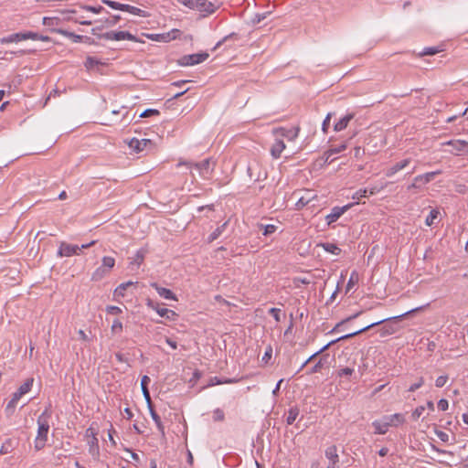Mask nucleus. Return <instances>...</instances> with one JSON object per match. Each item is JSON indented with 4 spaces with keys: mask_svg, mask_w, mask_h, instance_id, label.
<instances>
[{
    "mask_svg": "<svg viewBox=\"0 0 468 468\" xmlns=\"http://www.w3.org/2000/svg\"><path fill=\"white\" fill-rule=\"evenodd\" d=\"M181 165H186L188 168L196 167L199 171V175L202 177H207V175H209L210 172L212 171V169H210V159L209 158L205 159L200 163H193V162H189V161H187V162L180 161L177 164V166H181Z\"/></svg>",
    "mask_w": 468,
    "mask_h": 468,
    "instance_id": "423d86ee",
    "label": "nucleus"
},
{
    "mask_svg": "<svg viewBox=\"0 0 468 468\" xmlns=\"http://www.w3.org/2000/svg\"><path fill=\"white\" fill-rule=\"evenodd\" d=\"M323 247L326 251L331 252L333 254H339L340 252V249L333 243L323 244Z\"/></svg>",
    "mask_w": 468,
    "mask_h": 468,
    "instance_id": "79ce46f5",
    "label": "nucleus"
},
{
    "mask_svg": "<svg viewBox=\"0 0 468 468\" xmlns=\"http://www.w3.org/2000/svg\"><path fill=\"white\" fill-rule=\"evenodd\" d=\"M34 378H27L24 384H22L19 388L17 389L22 395L27 394L30 391L32 386H33Z\"/></svg>",
    "mask_w": 468,
    "mask_h": 468,
    "instance_id": "473e14b6",
    "label": "nucleus"
},
{
    "mask_svg": "<svg viewBox=\"0 0 468 468\" xmlns=\"http://www.w3.org/2000/svg\"><path fill=\"white\" fill-rule=\"evenodd\" d=\"M152 287H154L156 290V292L161 297L167 300H176V295L171 290L160 287L157 283H152Z\"/></svg>",
    "mask_w": 468,
    "mask_h": 468,
    "instance_id": "6ab92c4d",
    "label": "nucleus"
},
{
    "mask_svg": "<svg viewBox=\"0 0 468 468\" xmlns=\"http://www.w3.org/2000/svg\"><path fill=\"white\" fill-rule=\"evenodd\" d=\"M122 329H123L122 323L118 319L114 320L112 324V327H111L112 334H113V335L120 334L122 332Z\"/></svg>",
    "mask_w": 468,
    "mask_h": 468,
    "instance_id": "4c0bfd02",
    "label": "nucleus"
},
{
    "mask_svg": "<svg viewBox=\"0 0 468 468\" xmlns=\"http://www.w3.org/2000/svg\"><path fill=\"white\" fill-rule=\"evenodd\" d=\"M102 266L108 269V271H112V269L115 265V260L112 257L105 256L101 260Z\"/></svg>",
    "mask_w": 468,
    "mask_h": 468,
    "instance_id": "e433bc0d",
    "label": "nucleus"
},
{
    "mask_svg": "<svg viewBox=\"0 0 468 468\" xmlns=\"http://www.w3.org/2000/svg\"><path fill=\"white\" fill-rule=\"evenodd\" d=\"M110 272L111 271H108V269L101 265L93 271L91 275V280L94 282H99L102 280L105 276H107Z\"/></svg>",
    "mask_w": 468,
    "mask_h": 468,
    "instance_id": "b1692460",
    "label": "nucleus"
},
{
    "mask_svg": "<svg viewBox=\"0 0 468 468\" xmlns=\"http://www.w3.org/2000/svg\"><path fill=\"white\" fill-rule=\"evenodd\" d=\"M22 396L23 395L18 390L13 394L12 399L7 403L5 408V411L8 414H12L14 412L16 403L18 402Z\"/></svg>",
    "mask_w": 468,
    "mask_h": 468,
    "instance_id": "5701e85b",
    "label": "nucleus"
},
{
    "mask_svg": "<svg viewBox=\"0 0 468 468\" xmlns=\"http://www.w3.org/2000/svg\"><path fill=\"white\" fill-rule=\"evenodd\" d=\"M149 382H150V378L148 376H144L141 379V388H142L144 397L147 402V405L151 406L152 400H151V396H150V393H149V390L147 388Z\"/></svg>",
    "mask_w": 468,
    "mask_h": 468,
    "instance_id": "aec40b11",
    "label": "nucleus"
},
{
    "mask_svg": "<svg viewBox=\"0 0 468 468\" xmlns=\"http://www.w3.org/2000/svg\"><path fill=\"white\" fill-rule=\"evenodd\" d=\"M121 19V16H112L103 21H101V25L98 26L99 27H101L102 29L104 28H109V27H112L114 26H116L118 24V22L120 21Z\"/></svg>",
    "mask_w": 468,
    "mask_h": 468,
    "instance_id": "bb28decb",
    "label": "nucleus"
},
{
    "mask_svg": "<svg viewBox=\"0 0 468 468\" xmlns=\"http://www.w3.org/2000/svg\"><path fill=\"white\" fill-rule=\"evenodd\" d=\"M233 382H236V380L227 379V380L221 381V380L218 379V378H214L213 379H211L210 385L213 386V385H219V384H223V383H233Z\"/></svg>",
    "mask_w": 468,
    "mask_h": 468,
    "instance_id": "0e129e2a",
    "label": "nucleus"
},
{
    "mask_svg": "<svg viewBox=\"0 0 468 468\" xmlns=\"http://www.w3.org/2000/svg\"><path fill=\"white\" fill-rule=\"evenodd\" d=\"M353 371L354 370L352 368H350V367H345V368H342L339 371L338 375L340 377H342V376H350V375H352Z\"/></svg>",
    "mask_w": 468,
    "mask_h": 468,
    "instance_id": "69168bd1",
    "label": "nucleus"
},
{
    "mask_svg": "<svg viewBox=\"0 0 468 468\" xmlns=\"http://www.w3.org/2000/svg\"><path fill=\"white\" fill-rule=\"evenodd\" d=\"M439 51L440 50L437 48H426L421 53V55L432 56L437 54Z\"/></svg>",
    "mask_w": 468,
    "mask_h": 468,
    "instance_id": "bf43d9fd",
    "label": "nucleus"
},
{
    "mask_svg": "<svg viewBox=\"0 0 468 468\" xmlns=\"http://www.w3.org/2000/svg\"><path fill=\"white\" fill-rule=\"evenodd\" d=\"M133 283L132 282H125V283H122V284H120V285L115 289V292H115V294H116L117 296H122V297H123V296H124V292H125V290H126L129 286H131V285H133Z\"/></svg>",
    "mask_w": 468,
    "mask_h": 468,
    "instance_id": "ea45409f",
    "label": "nucleus"
},
{
    "mask_svg": "<svg viewBox=\"0 0 468 468\" xmlns=\"http://www.w3.org/2000/svg\"><path fill=\"white\" fill-rule=\"evenodd\" d=\"M372 425L375 428V433L377 434H386L390 427L387 421L381 422L378 420L374 421Z\"/></svg>",
    "mask_w": 468,
    "mask_h": 468,
    "instance_id": "c85d7f7f",
    "label": "nucleus"
},
{
    "mask_svg": "<svg viewBox=\"0 0 468 468\" xmlns=\"http://www.w3.org/2000/svg\"><path fill=\"white\" fill-rule=\"evenodd\" d=\"M263 229H264L263 235L268 236V235H271L273 232H275L277 228L275 225L270 224V225L264 226Z\"/></svg>",
    "mask_w": 468,
    "mask_h": 468,
    "instance_id": "864d4df0",
    "label": "nucleus"
},
{
    "mask_svg": "<svg viewBox=\"0 0 468 468\" xmlns=\"http://www.w3.org/2000/svg\"><path fill=\"white\" fill-rule=\"evenodd\" d=\"M439 216V211L436 210V209H432L429 216L426 218V225L427 226H431L433 223H434V220L438 218Z\"/></svg>",
    "mask_w": 468,
    "mask_h": 468,
    "instance_id": "a19ab883",
    "label": "nucleus"
},
{
    "mask_svg": "<svg viewBox=\"0 0 468 468\" xmlns=\"http://www.w3.org/2000/svg\"><path fill=\"white\" fill-rule=\"evenodd\" d=\"M225 419L224 411L221 409H216L213 411L214 421H223Z\"/></svg>",
    "mask_w": 468,
    "mask_h": 468,
    "instance_id": "37998d69",
    "label": "nucleus"
},
{
    "mask_svg": "<svg viewBox=\"0 0 468 468\" xmlns=\"http://www.w3.org/2000/svg\"><path fill=\"white\" fill-rule=\"evenodd\" d=\"M436 435H437V437H438L441 441H444V442L448 441V440H449V435H448L446 432H444V431H436Z\"/></svg>",
    "mask_w": 468,
    "mask_h": 468,
    "instance_id": "680f3d73",
    "label": "nucleus"
},
{
    "mask_svg": "<svg viewBox=\"0 0 468 468\" xmlns=\"http://www.w3.org/2000/svg\"><path fill=\"white\" fill-rule=\"evenodd\" d=\"M37 423L38 430L34 447L37 451H40L46 444L49 425L46 420H42L41 417L38 418Z\"/></svg>",
    "mask_w": 468,
    "mask_h": 468,
    "instance_id": "20e7f679",
    "label": "nucleus"
},
{
    "mask_svg": "<svg viewBox=\"0 0 468 468\" xmlns=\"http://www.w3.org/2000/svg\"><path fill=\"white\" fill-rule=\"evenodd\" d=\"M183 5L191 9H196L200 12H207L212 14L215 12L216 7L213 3L207 0H177Z\"/></svg>",
    "mask_w": 468,
    "mask_h": 468,
    "instance_id": "7ed1b4c3",
    "label": "nucleus"
},
{
    "mask_svg": "<svg viewBox=\"0 0 468 468\" xmlns=\"http://www.w3.org/2000/svg\"><path fill=\"white\" fill-rule=\"evenodd\" d=\"M347 145L346 144H343L341 145H339L338 147H334V148H330L328 151H326L324 153V154L326 155V159H325V162L328 161V158L334 154H338L342 151H345L346 149Z\"/></svg>",
    "mask_w": 468,
    "mask_h": 468,
    "instance_id": "72a5a7b5",
    "label": "nucleus"
},
{
    "mask_svg": "<svg viewBox=\"0 0 468 468\" xmlns=\"http://www.w3.org/2000/svg\"><path fill=\"white\" fill-rule=\"evenodd\" d=\"M362 313H363L362 311H359V312L346 317V319L342 320L341 322H339L338 324H335V326L333 329V332L336 331L344 324L348 323V322L357 318Z\"/></svg>",
    "mask_w": 468,
    "mask_h": 468,
    "instance_id": "58836bf2",
    "label": "nucleus"
},
{
    "mask_svg": "<svg viewBox=\"0 0 468 468\" xmlns=\"http://www.w3.org/2000/svg\"><path fill=\"white\" fill-rule=\"evenodd\" d=\"M363 154H364V150L361 147H359V146L355 147L354 155L356 158H360Z\"/></svg>",
    "mask_w": 468,
    "mask_h": 468,
    "instance_id": "338daca9",
    "label": "nucleus"
},
{
    "mask_svg": "<svg viewBox=\"0 0 468 468\" xmlns=\"http://www.w3.org/2000/svg\"><path fill=\"white\" fill-rule=\"evenodd\" d=\"M7 444H10V441H5V442L2 445V447H1V449H0V454H6V453L10 452V450H9V448L7 447Z\"/></svg>",
    "mask_w": 468,
    "mask_h": 468,
    "instance_id": "774afa93",
    "label": "nucleus"
},
{
    "mask_svg": "<svg viewBox=\"0 0 468 468\" xmlns=\"http://www.w3.org/2000/svg\"><path fill=\"white\" fill-rule=\"evenodd\" d=\"M448 407H449V403L446 399H441L439 400V402H438L439 410L445 411L448 409Z\"/></svg>",
    "mask_w": 468,
    "mask_h": 468,
    "instance_id": "052dcab7",
    "label": "nucleus"
},
{
    "mask_svg": "<svg viewBox=\"0 0 468 468\" xmlns=\"http://www.w3.org/2000/svg\"><path fill=\"white\" fill-rule=\"evenodd\" d=\"M354 204H349L344 206L343 207H335L332 209V212L326 216L327 224L336 221L348 208H350Z\"/></svg>",
    "mask_w": 468,
    "mask_h": 468,
    "instance_id": "f3484780",
    "label": "nucleus"
},
{
    "mask_svg": "<svg viewBox=\"0 0 468 468\" xmlns=\"http://www.w3.org/2000/svg\"><path fill=\"white\" fill-rule=\"evenodd\" d=\"M324 367L323 359H320L309 371L308 374L320 372Z\"/></svg>",
    "mask_w": 468,
    "mask_h": 468,
    "instance_id": "49530a36",
    "label": "nucleus"
},
{
    "mask_svg": "<svg viewBox=\"0 0 468 468\" xmlns=\"http://www.w3.org/2000/svg\"><path fill=\"white\" fill-rule=\"evenodd\" d=\"M354 118L353 113H349L340 119L334 126V130L335 132H340L346 129L349 123V122Z\"/></svg>",
    "mask_w": 468,
    "mask_h": 468,
    "instance_id": "412c9836",
    "label": "nucleus"
},
{
    "mask_svg": "<svg viewBox=\"0 0 468 468\" xmlns=\"http://www.w3.org/2000/svg\"><path fill=\"white\" fill-rule=\"evenodd\" d=\"M159 114V112L157 110H154V109H148V110H145L141 115L140 117L142 118H146V117H149V116H152V115H158Z\"/></svg>",
    "mask_w": 468,
    "mask_h": 468,
    "instance_id": "6e6d98bb",
    "label": "nucleus"
},
{
    "mask_svg": "<svg viewBox=\"0 0 468 468\" xmlns=\"http://www.w3.org/2000/svg\"><path fill=\"white\" fill-rule=\"evenodd\" d=\"M447 380H448V376H446V375L445 376H440V377L437 378V379L435 381V385L438 388H441V387H443L446 384Z\"/></svg>",
    "mask_w": 468,
    "mask_h": 468,
    "instance_id": "3c124183",
    "label": "nucleus"
},
{
    "mask_svg": "<svg viewBox=\"0 0 468 468\" xmlns=\"http://www.w3.org/2000/svg\"><path fill=\"white\" fill-rule=\"evenodd\" d=\"M83 9H85L87 11H90V12H92V13H95V14H99V13H101L103 10V7H101V6L96 7V6H91V5H84Z\"/></svg>",
    "mask_w": 468,
    "mask_h": 468,
    "instance_id": "4d7b16f0",
    "label": "nucleus"
},
{
    "mask_svg": "<svg viewBox=\"0 0 468 468\" xmlns=\"http://www.w3.org/2000/svg\"><path fill=\"white\" fill-rule=\"evenodd\" d=\"M152 144H153L152 141L149 139L139 140L136 138H133L128 143L129 147L132 148L133 150H134L136 153H140V152L145 150L148 146H151Z\"/></svg>",
    "mask_w": 468,
    "mask_h": 468,
    "instance_id": "4468645a",
    "label": "nucleus"
},
{
    "mask_svg": "<svg viewBox=\"0 0 468 468\" xmlns=\"http://www.w3.org/2000/svg\"><path fill=\"white\" fill-rule=\"evenodd\" d=\"M387 419H388L387 422L388 423L389 426L397 427L405 422V417L401 413L393 414V415L388 417Z\"/></svg>",
    "mask_w": 468,
    "mask_h": 468,
    "instance_id": "393cba45",
    "label": "nucleus"
},
{
    "mask_svg": "<svg viewBox=\"0 0 468 468\" xmlns=\"http://www.w3.org/2000/svg\"><path fill=\"white\" fill-rule=\"evenodd\" d=\"M80 248L77 245L61 242L58 251L59 257H70L72 255H78Z\"/></svg>",
    "mask_w": 468,
    "mask_h": 468,
    "instance_id": "9d476101",
    "label": "nucleus"
},
{
    "mask_svg": "<svg viewBox=\"0 0 468 468\" xmlns=\"http://www.w3.org/2000/svg\"><path fill=\"white\" fill-rule=\"evenodd\" d=\"M104 65V63L94 57H87L84 66L87 70H93L98 69L100 66Z\"/></svg>",
    "mask_w": 468,
    "mask_h": 468,
    "instance_id": "4be33fe9",
    "label": "nucleus"
},
{
    "mask_svg": "<svg viewBox=\"0 0 468 468\" xmlns=\"http://www.w3.org/2000/svg\"><path fill=\"white\" fill-rule=\"evenodd\" d=\"M57 32L61 36L71 38L74 42H80L83 38V37L80 35H77L73 32H69L64 29H58Z\"/></svg>",
    "mask_w": 468,
    "mask_h": 468,
    "instance_id": "2f4dec72",
    "label": "nucleus"
},
{
    "mask_svg": "<svg viewBox=\"0 0 468 468\" xmlns=\"http://www.w3.org/2000/svg\"><path fill=\"white\" fill-rule=\"evenodd\" d=\"M442 145L452 146V150L451 153L455 154H458L461 152H465L468 154V151H466V148L468 147V142L463 140H451L443 143Z\"/></svg>",
    "mask_w": 468,
    "mask_h": 468,
    "instance_id": "ddd939ff",
    "label": "nucleus"
},
{
    "mask_svg": "<svg viewBox=\"0 0 468 468\" xmlns=\"http://www.w3.org/2000/svg\"><path fill=\"white\" fill-rule=\"evenodd\" d=\"M156 312L161 317H165L170 321H175L177 317V314L175 311L167 308H158Z\"/></svg>",
    "mask_w": 468,
    "mask_h": 468,
    "instance_id": "a878e982",
    "label": "nucleus"
},
{
    "mask_svg": "<svg viewBox=\"0 0 468 468\" xmlns=\"http://www.w3.org/2000/svg\"><path fill=\"white\" fill-rule=\"evenodd\" d=\"M102 28L99 27H95L91 29V34L96 36L99 39L105 40H130L136 41V37L127 31H109L106 33H101Z\"/></svg>",
    "mask_w": 468,
    "mask_h": 468,
    "instance_id": "f257e3e1",
    "label": "nucleus"
},
{
    "mask_svg": "<svg viewBox=\"0 0 468 468\" xmlns=\"http://www.w3.org/2000/svg\"><path fill=\"white\" fill-rule=\"evenodd\" d=\"M97 432L92 427H90L86 431V437L88 439V444L90 445V452L92 455L99 453L98 440L96 438Z\"/></svg>",
    "mask_w": 468,
    "mask_h": 468,
    "instance_id": "9b49d317",
    "label": "nucleus"
},
{
    "mask_svg": "<svg viewBox=\"0 0 468 468\" xmlns=\"http://www.w3.org/2000/svg\"><path fill=\"white\" fill-rule=\"evenodd\" d=\"M424 410V406H419L414 410V411L411 414V417L413 418V420H418L422 415Z\"/></svg>",
    "mask_w": 468,
    "mask_h": 468,
    "instance_id": "de8ad7c7",
    "label": "nucleus"
},
{
    "mask_svg": "<svg viewBox=\"0 0 468 468\" xmlns=\"http://www.w3.org/2000/svg\"><path fill=\"white\" fill-rule=\"evenodd\" d=\"M37 33L34 32H26V33H15L8 37H5L0 39L2 44H7L12 42H18L23 40H27L29 38H37Z\"/></svg>",
    "mask_w": 468,
    "mask_h": 468,
    "instance_id": "1a4fd4ad",
    "label": "nucleus"
},
{
    "mask_svg": "<svg viewBox=\"0 0 468 468\" xmlns=\"http://www.w3.org/2000/svg\"><path fill=\"white\" fill-rule=\"evenodd\" d=\"M228 225V221L223 223L220 227H218L208 237L207 241L211 243L215 239H217L224 231L226 226Z\"/></svg>",
    "mask_w": 468,
    "mask_h": 468,
    "instance_id": "7c9ffc66",
    "label": "nucleus"
},
{
    "mask_svg": "<svg viewBox=\"0 0 468 468\" xmlns=\"http://www.w3.org/2000/svg\"><path fill=\"white\" fill-rule=\"evenodd\" d=\"M124 11L128 12L130 14L135 15V16H142V17H148V16H150V15L146 11L142 10V9H140L138 7H135V6L130 5H124Z\"/></svg>",
    "mask_w": 468,
    "mask_h": 468,
    "instance_id": "cd10ccee",
    "label": "nucleus"
},
{
    "mask_svg": "<svg viewBox=\"0 0 468 468\" xmlns=\"http://www.w3.org/2000/svg\"><path fill=\"white\" fill-rule=\"evenodd\" d=\"M424 384V379L422 377H420L418 380V382L412 384L410 388H409V391L410 392H414L415 390H417L418 388H420L422 385Z\"/></svg>",
    "mask_w": 468,
    "mask_h": 468,
    "instance_id": "09e8293b",
    "label": "nucleus"
},
{
    "mask_svg": "<svg viewBox=\"0 0 468 468\" xmlns=\"http://www.w3.org/2000/svg\"><path fill=\"white\" fill-rule=\"evenodd\" d=\"M106 311L108 314H118L122 313L121 308H119L118 306H113V305L107 306Z\"/></svg>",
    "mask_w": 468,
    "mask_h": 468,
    "instance_id": "13d9d810",
    "label": "nucleus"
},
{
    "mask_svg": "<svg viewBox=\"0 0 468 468\" xmlns=\"http://www.w3.org/2000/svg\"><path fill=\"white\" fill-rule=\"evenodd\" d=\"M208 57L207 52L196 53L183 56L178 62L182 66H193L205 61Z\"/></svg>",
    "mask_w": 468,
    "mask_h": 468,
    "instance_id": "0eeeda50",
    "label": "nucleus"
},
{
    "mask_svg": "<svg viewBox=\"0 0 468 468\" xmlns=\"http://www.w3.org/2000/svg\"><path fill=\"white\" fill-rule=\"evenodd\" d=\"M389 319H390V318H385V319L379 320V321L375 322V323H372V324H368V325H367V326H365V327H363V328H361V329H359V330H357V331H356V332H353V333H350V334L345 335H343V336H341V337H339V338H337V339H335V340L331 341L330 343H328L327 345H325L322 349H320L319 351H317L316 353H314V355H312V356H311L306 360V363H309V362H311L312 360H314V358L317 355H319L320 353H322V352H324V350H326L330 346L334 345L335 343L339 342V341H342V340H346V339L352 338V337H354V336H356V335H359V334H361V333H364V332L367 331L368 329H370V328H372V327H374V326H376V325H378V324H382V323H384L385 321H388V320H389Z\"/></svg>",
    "mask_w": 468,
    "mask_h": 468,
    "instance_id": "f03ea898",
    "label": "nucleus"
},
{
    "mask_svg": "<svg viewBox=\"0 0 468 468\" xmlns=\"http://www.w3.org/2000/svg\"><path fill=\"white\" fill-rule=\"evenodd\" d=\"M181 31L179 29H172L169 32L164 34H151L147 35V37L154 41L159 42H169L171 40L176 39L180 37Z\"/></svg>",
    "mask_w": 468,
    "mask_h": 468,
    "instance_id": "6e6552de",
    "label": "nucleus"
},
{
    "mask_svg": "<svg viewBox=\"0 0 468 468\" xmlns=\"http://www.w3.org/2000/svg\"><path fill=\"white\" fill-rule=\"evenodd\" d=\"M331 117H332V113H328L325 117V119L324 120L323 122V124H322V130L324 133H327V130H328V127L330 125V120H331Z\"/></svg>",
    "mask_w": 468,
    "mask_h": 468,
    "instance_id": "8fccbe9b",
    "label": "nucleus"
},
{
    "mask_svg": "<svg viewBox=\"0 0 468 468\" xmlns=\"http://www.w3.org/2000/svg\"><path fill=\"white\" fill-rule=\"evenodd\" d=\"M292 196L297 199L295 204L297 209H302L316 197V195L314 193V191L309 189H305L303 191H294Z\"/></svg>",
    "mask_w": 468,
    "mask_h": 468,
    "instance_id": "39448f33",
    "label": "nucleus"
},
{
    "mask_svg": "<svg viewBox=\"0 0 468 468\" xmlns=\"http://www.w3.org/2000/svg\"><path fill=\"white\" fill-rule=\"evenodd\" d=\"M148 408H149V411H150L151 417L154 420L158 430L161 431L162 434H164L165 433V428H164V425H163V423L161 421L160 417L155 412V410H154L152 405L148 406Z\"/></svg>",
    "mask_w": 468,
    "mask_h": 468,
    "instance_id": "c756f323",
    "label": "nucleus"
},
{
    "mask_svg": "<svg viewBox=\"0 0 468 468\" xmlns=\"http://www.w3.org/2000/svg\"><path fill=\"white\" fill-rule=\"evenodd\" d=\"M325 456L329 460V464L327 468H339L338 463V454H337V449L336 446L332 445L328 447L325 451Z\"/></svg>",
    "mask_w": 468,
    "mask_h": 468,
    "instance_id": "dca6fc26",
    "label": "nucleus"
},
{
    "mask_svg": "<svg viewBox=\"0 0 468 468\" xmlns=\"http://www.w3.org/2000/svg\"><path fill=\"white\" fill-rule=\"evenodd\" d=\"M410 163H411V159L410 158H405V159H403L401 161L397 162L392 166H390L388 169H387L386 176L388 177L393 176L399 171L403 170L406 167H408Z\"/></svg>",
    "mask_w": 468,
    "mask_h": 468,
    "instance_id": "2eb2a0df",
    "label": "nucleus"
},
{
    "mask_svg": "<svg viewBox=\"0 0 468 468\" xmlns=\"http://www.w3.org/2000/svg\"><path fill=\"white\" fill-rule=\"evenodd\" d=\"M299 133V128L287 130L285 128H277L273 130V134L281 139L286 138L288 141H293Z\"/></svg>",
    "mask_w": 468,
    "mask_h": 468,
    "instance_id": "f8f14e48",
    "label": "nucleus"
},
{
    "mask_svg": "<svg viewBox=\"0 0 468 468\" xmlns=\"http://www.w3.org/2000/svg\"><path fill=\"white\" fill-rule=\"evenodd\" d=\"M102 3L108 6H110L112 9L124 11V5L125 4H121L115 1L112 0H102Z\"/></svg>",
    "mask_w": 468,
    "mask_h": 468,
    "instance_id": "c9c22d12",
    "label": "nucleus"
},
{
    "mask_svg": "<svg viewBox=\"0 0 468 468\" xmlns=\"http://www.w3.org/2000/svg\"><path fill=\"white\" fill-rule=\"evenodd\" d=\"M299 415V410L297 408H292L290 409L289 412H288V416H287V419H286V422L288 425H291L294 422V420H296V418L298 417Z\"/></svg>",
    "mask_w": 468,
    "mask_h": 468,
    "instance_id": "f704fd0d",
    "label": "nucleus"
},
{
    "mask_svg": "<svg viewBox=\"0 0 468 468\" xmlns=\"http://www.w3.org/2000/svg\"><path fill=\"white\" fill-rule=\"evenodd\" d=\"M285 149V144L282 139L280 137H276L275 143L272 144L271 148V154L273 158H279Z\"/></svg>",
    "mask_w": 468,
    "mask_h": 468,
    "instance_id": "a211bd4d",
    "label": "nucleus"
},
{
    "mask_svg": "<svg viewBox=\"0 0 468 468\" xmlns=\"http://www.w3.org/2000/svg\"><path fill=\"white\" fill-rule=\"evenodd\" d=\"M271 355H272V347L271 346H269L266 348V351H265L261 360L264 361L265 363H268V361L271 358Z\"/></svg>",
    "mask_w": 468,
    "mask_h": 468,
    "instance_id": "5fc2aeb1",
    "label": "nucleus"
},
{
    "mask_svg": "<svg viewBox=\"0 0 468 468\" xmlns=\"http://www.w3.org/2000/svg\"><path fill=\"white\" fill-rule=\"evenodd\" d=\"M359 280L358 273L356 271H353L347 282V289H350L354 284H356Z\"/></svg>",
    "mask_w": 468,
    "mask_h": 468,
    "instance_id": "a18cd8bd",
    "label": "nucleus"
},
{
    "mask_svg": "<svg viewBox=\"0 0 468 468\" xmlns=\"http://www.w3.org/2000/svg\"><path fill=\"white\" fill-rule=\"evenodd\" d=\"M440 174H441V171H433V172H429V173L422 175L423 179H424V184L431 182V180H433V178L437 175H440Z\"/></svg>",
    "mask_w": 468,
    "mask_h": 468,
    "instance_id": "c03bdc74",
    "label": "nucleus"
},
{
    "mask_svg": "<svg viewBox=\"0 0 468 468\" xmlns=\"http://www.w3.org/2000/svg\"><path fill=\"white\" fill-rule=\"evenodd\" d=\"M269 313L273 316V318L275 319L276 322H280L281 321V309L279 308H271L269 310Z\"/></svg>",
    "mask_w": 468,
    "mask_h": 468,
    "instance_id": "603ef678",
    "label": "nucleus"
},
{
    "mask_svg": "<svg viewBox=\"0 0 468 468\" xmlns=\"http://www.w3.org/2000/svg\"><path fill=\"white\" fill-rule=\"evenodd\" d=\"M367 196V189H360L353 196L354 199H359Z\"/></svg>",
    "mask_w": 468,
    "mask_h": 468,
    "instance_id": "e2e57ef3",
    "label": "nucleus"
}]
</instances>
